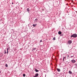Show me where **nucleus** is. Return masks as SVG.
Masks as SVG:
<instances>
[{
	"label": "nucleus",
	"instance_id": "obj_1",
	"mask_svg": "<svg viewBox=\"0 0 77 77\" xmlns=\"http://www.w3.org/2000/svg\"><path fill=\"white\" fill-rule=\"evenodd\" d=\"M71 38H76L77 37V34L76 33L73 34L72 35L70 36Z\"/></svg>",
	"mask_w": 77,
	"mask_h": 77
},
{
	"label": "nucleus",
	"instance_id": "obj_2",
	"mask_svg": "<svg viewBox=\"0 0 77 77\" xmlns=\"http://www.w3.org/2000/svg\"><path fill=\"white\" fill-rule=\"evenodd\" d=\"M39 75V74L38 73H36L35 75V76H34V77H37Z\"/></svg>",
	"mask_w": 77,
	"mask_h": 77
},
{
	"label": "nucleus",
	"instance_id": "obj_3",
	"mask_svg": "<svg viewBox=\"0 0 77 77\" xmlns=\"http://www.w3.org/2000/svg\"><path fill=\"white\" fill-rule=\"evenodd\" d=\"M71 62H72V63H74L76 62V61L73 60H71Z\"/></svg>",
	"mask_w": 77,
	"mask_h": 77
},
{
	"label": "nucleus",
	"instance_id": "obj_4",
	"mask_svg": "<svg viewBox=\"0 0 77 77\" xmlns=\"http://www.w3.org/2000/svg\"><path fill=\"white\" fill-rule=\"evenodd\" d=\"M68 44H71V43H72V41H71V40H69L68 41Z\"/></svg>",
	"mask_w": 77,
	"mask_h": 77
},
{
	"label": "nucleus",
	"instance_id": "obj_5",
	"mask_svg": "<svg viewBox=\"0 0 77 77\" xmlns=\"http://www.w3.org/2000/svg\"><path fill=\"white\" fill-rule=\"evenodd\" d=\"M57 69L58 72H60V69L58 68H57Z\"/></svg>",
	"mask_w": 77,
	"mask_h": 77
},
{
	"label": "nucleus",
	"instance_id": "obj_6",
	"mask_svg": "<svg viewBox=\"0 0 77 77\" xmlns=\"http://www.w3.org/2000/svg\"><path fill=\"white\" fill-rule=\"evenodd\" d=\"M34 21L35 22H37V21H38V19L36 18L35 19V20H34Z\"/></svg>",
	"mask_w": 77,
	"mask_h": 77
},
{
	"label": "nucleus",
	"instance_id": "obj_7",
	"mask_svg": "<svg viewBox=\"0 0 77 77\" xmlns=\"http://www.w3.org/2000/svg\"><path fill=\"white\" fill-rule=\"evenodd\" d=\"M58 34L59 35H61V34H62V32L60 31L58 32Z\"/></svg>",
	"mask_w": 77,
	"mask_h": 77
},
{
	"label": "nucleus",
	"instance_id": "obj_8",
	"mask_svg": "<svg viewBox=\"0 0 77 77\" xmlns=\"http://www.w3.org/2000/svg\"><path fill=\"white\" fill-rule=\"evenodd\" d=\"M27 11H28V12H29V11H30V10L29 9V8H27Z\"/></svg>",
	"mask_w": 77,
	"mask_h": 77
},
{
	"label": "nucleus",
	"instance_id": "obj_9",
	"mask_svg": "<svg viewBox=\"0 0 77 77\" xmlns=\"http://www.w3.org/2000/svg\"><path fill=\"white\" fill-rule=\"evenodd\" d=\"M69 74H72V72L69 71Z\"/></svg>",
	"mask_w": 77,
	"mask_h": 77
},
{
	"label": "nucleus",
	"instance_id": "obj_10",
	"mask_svg": "<svg viewBox=\"0 0 77 77\" xmlns=\"http://www.w3.org/2000/svg\"><path fill=\"white\" fill-rule=\"evenodd\" d=\"M37 25V24H33L32 25V26H33V27H35Z\"/></svg>",
	"mask_w": 77,
	"mask_h": 77
},
{
	"label": "nucleus",
	"instance_id": "obj_11",
	"mask_svg": "<svg viewBox=\"0 0 77 77\" xmlns=\"http://www.w3.org/2000/svg\"><path fill=\"white\" fill-rule=\"evenodd\" d=\"M65 60L66 59V57H64L63 59V61H64V60H65Z\"/></svg>",
	"mask_w": 77,
	"mask_h": 77
},
{
	"label": "nucleus",
	"instance_id": "obj_12",
	"mask_svg": "<svg viewBox=\"0 0 77 77\" xmlns=\"http://www.w3.org/2000/svg\"><path fill=\"white\" fill-rule=\"evenodd\" d=\"M35 71L36 72H39V70H37V69H35Z\"/></svg>",
	"mask_w": 77,
	"mask_h": 77
},
{
	"label": "nucleus",
	"instance_id": "obj_13",
	"mask_svg": "<svg viewBox=\"0 0 77 77\" xmlns=\"http://www.w3.org/2000/svg\"><path fill=\"white\" fill-rule=\"evenodd\" d=\"M23 77H26V74H23Z\"/></svg>",
	"mask_w": 77,
	"mask_h": 77
},
{
	"label": "nucleus",
	"instance_id": "obj_14",
	"mask_svg": "<svg viewBox=\"0 0 77 77\" xmlns=\"http://www.w3.org/2000/svg\"><path fill=\"white\" fill-rule=\"evenodd\" d=\"M5 66L6 67H8V64H6Z\"/></svg>",
	"mask_w": 77,
	"mask_h": 77
},
{
	"label": "nucleus",
	"instance_id": "obj_15",
	"mask_svg": "<svg viewBox=\"0 0 77 77\" xmlns=\"http://www.w3.org/2000/svg\"><path fill=\"white\" fill-rule=\"evenodd\" d=\"M8 50H9V48H7V54H8Z\"/></svg>",
	"mask_w": 77,
	"mask_h": 77
},
{
	"label": "nucleus",
	"instance_id": "obj_16",
	"mask_svg": "<svg viewBox=\"0 0 77 77\" xmlns=\"http://www.w3.org/2000/svg\"><path fill=\"white\" fill-rule=\"evenodd\" d=\"M53 39L54 40H55V39H56V38H55V37Z\"/></svg>",
	"mask_w": 77,
	"mask_h": 77
},
{
	"label": "nucleus",
	"instance_id": "obj_17",
	"mask_svg": "<svg viewBox=\"0 0 77 77\" xmlns=\"http://www.w3.org/2000/svg\"><path fill=\"white\" fill-rule=\"evenodd\" d=\"M75 66H77V63L75 64Z\"/></svg>",
	"mask_w": 77,
	"mask_h": 77
},
{
	"label": "nucleus",
	"instance_id": "obj_18",
	"mask_svg": "<svg viewBox=\"0 0 77 77\" xmlns=\"http://www.w3.org/2000/svg\"><path fill=\"white\" fill-rule=\"evenodd\" d=\"M74 57V56H71L70 57L72 58V57Z\"/></svg>",
	"mask_w": 77,
	"mask_h": 77
},
{
	"label": "nucleus",
	"instance_id": "obj_19",
	"mask_svg": "<svg viewBox=\"0 0 77 77\" xmlns=\"http://www.w3.org/2000/svg\"><path fill=\"white\" fill-rule=\"evenodd\" d=\"M36 50V48H34L33 49V50Z\"/></svg>",
	"mask_w": 77,
	"mask_h": 77
},
{
	"label": "nucleus",
	"instance_id": "obj_20",
	"mask_svg": "<svg viewBox=\"0 0 77 77\" xmlns=\"http://www.w3.org/2000/svg\"><path fill=\"white\" fill-rule=\"evenodd\" d=\"M42 42V40H41L40 41V42Z\"/></svg>",
	"mask_w": 77,
	"mask_h": 77
},
{
	"label": "nucleus",
	"instance_id": "obj_21",
	"mask_svg": "<svg viewBox=\"0 0 77 77\" xmlns=\"http://www.w3.org/2000/svg\"><path fill=\"white\" fill-rule=\"evenodd\" d=\"M12 5H14V2H12Z\"/></svg>",
	"mask_w": 77,
	"mask_h": 77
},
{
	"label": "nucleus",
	"instance_id": "obj_22",
	"mask_svg": "<svg viewBox=\"0 0 77 77\" xmlns=\"http://www.w3.org/2000/svg\"><path fill=\"white\" fill-rule=\"evenodd\" d=\"M5 54H6V52H5Z\"/></svg>",
	"mask_w": 77,
	"mask_h": 77
},
{
	"label": "nucleus",
	"instance_id": "obj_23",
	"mask_svg": "<svg viewBox=\"0 0 77 77\" xmlns=\"http://www.w3.org/2000/svg\"><path fill=\"white\" fill-rule=\"evenodd\" d=\"M67 57H69V55H68V56H67Z\"/></svg>",
	"mask_w": 77,
	"mask_h": 77
},
{
	"label": "nucleus",
	"instance_id": "obj_24",
	"mask_svg": "<svg viewBox=\"0 0 77 77\" xmlns=\"http://www.w3.org/2000/svg\"><path fill=\"white\" fill-rule=\"evenodd\" d=\"M66 5H68V4H66Z\"/></svg>",
	"mask_w": 77,
	"mask_h": 77
},
{
	"label": "nucleus",
	"instance_id": "obj_25",
	"mask_svg": "<svg viewBox=\"0 0 77 77\" xmlns=\"http://www.w3.org/2000/svg\"><path fill=\"white\" fill-rule=\"evenodd\" d=\"M68 58H68V57H67V59H68Z\"/></svg>",
	"mask_w": 77,
	"mask_h": 77
}]
</instances>
